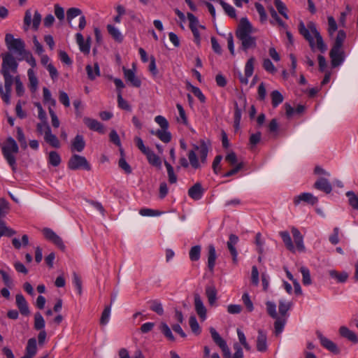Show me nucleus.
Returning <instances> with one entry per match:
<instances>
[{
  "label": "nucleus",
  "instance_id": "1",
  "mask_svg": "<svg viewBox=\"0 0 358 358\" xmlns=\"http://www.w3.org/2000/svg\"><path fill=\"white\" fill-rule=\"evenodd\" d=\"M299 32L309 43L312 50H314L316 46L322 53H324L327 50V45L324 43L313 22H309L306 27L303 21H300Z\"/></svg>",
  "mask_w": 358,
  "mask_h": 358
},
{
  "label": "nucleus",
  "instance_id": "2",
  "mask_svg": "<svg viewBox=\"0 0 358 358\" xmlns=\"http://www.w3.org/2000/svg\"><path fill=\"white\" fill-rule=\"evenodd\" d=\"M252 24L246 17H243L240 20L236 36L241 41V48L247 52L250 48L256 47V38L252 36Z\"/></svg>",
  "mask_w": 358,
  "mask_h": 358
},
{
  "label": "nucleus",
  "instance_id": "3",
  "mask_svg": "<svg viewBox=\"0 0 358 358\" xmlns=\"http://www.w3.org/2000/svg\"><path fill=\"white\" fill-rule=\"evenodd\" d=\"M2 155L11 167L13 172L17 169V163L15 155L19 152V146L15 140L8 136L4 143L1 145Z\"/></svg>",
  "mask_w": 358,
  "mask_h": 358
},
{
  "label": "nucleus",
  "instance_id": "4",
  "mask_svg": "<svg viewBox=\"0 0 358 358\" xmlns=\"http://www.w3.org/2000/svg\"><path fill=\"white\" fill-rule=\"evenodd\" d=\"M5 42L8 50L15 51L19 55H23L26 53L25 44L22 39L15 38L11 34H7L5 37Z\"/></svg>",
  "mask_w": 358,
  "mask_h": 358
},
{
  "label": "nucleus",
  "instance_id": "5",
  "mask_svg": "<svg viewBox=\"0 0 358 358\" xmlns=\"http://www.w3.org/2000/svg\"><path fill=\"white\" fill-rule=\"evenodd\" d=\"M68 168L71 170L84 169L86 171L91 170V166L87 159L81 155H73L69 162Z\"/></svg>",
  "mask_w": 358,
  "mask_h": 358
},
{
  "label": "nucleus",
  "instance_id": "6",
  "mask_svg": "<svg viewBox=\"0 0 358 358\" xmlns=\"http://www.w3.org/2000/svg\"><path fill=\"white\" fill-rule=\"evenodd\" d=\"M211 337L214 343L218 345L222 351L224 358H231V351L226 341L220 336L219 333L213 327L209 329Z\"/></svg>",
  "mask_w": 358,
  "mask_h": 358
},
{
  "label": "nucleus",
  "instance_id": "7",
  "mask_svg": "<svg viewBox=\"0 0 358 358\" xmlns=\"http://www.w3.org/2000/svg\"><path fill=\"white\" fill-rule=\"evenodd\" d=\"M329 57L331 59V64L333 68L337 67L342 64L345 60V52L343 48L336 47L331 48Z\"/></svg>",
  "mask_w": 358,
  "mask_h": 358
},
{
  "label": "nucleus",
  "instance_id": "8",
  "mask_svg": "<svg viewBox=\"0 0 358 358\" xmlns=\"http://www.w3.org/2000/svg\"><path fill=\"white\" fill-rule=\"evenodd\" d=\"M17 63L15 58L10 53H6L3 56V62L1 72H17Z\"/></svg>",
  "mask_w": 358,
  "mask_h": 358
},
{
  "label": "nucleus",
  "instance_id": "9",
  "mask_svg": "<svg viewBox=\"0 0 358 358\" xmlns=\"http://www.w3.org/2000/svg\"><path fill=\"white\" fill-rule=\"evenodd\" d=\"M43 234L47 240L52 242L61 250H64L65 245L63 243L62 239L58 235H57L51 229L44 228L43 229Z\"/></svg>",
  "mask_w": 358,
  "mask_h": 358
},
{
  "label": "nucleus",
  "instance_id": "10",
  "mask_svg": "<svg viewBox=\"0 0 358 358\" xmlns=\"http://www.w3.org/2000/svg\"><path fill=\"white\" fill-rule=\"evenodd\" d=\"M301 201L313 206L318 202V199L311 193L303 192L294 196L293 200L295 206H298Z\"/></svg>",
  "mask_w": 358,
  "mask_h": 358
},
{
  "label": "nucleus",
  "instance_id": "11",
  "mask_svg": "<svg viewBox=\"0 0 358 358\" xmlns=\"http://www.w3.org/2000/svg\"><path fill=\"white\" fill-rule=\"evenodd\" d=\"M255 59L251 57L246 62L245 66V76L239 73V80L242 84L248 85V78L252 76L254 71V64Z\"/></svg>",
  "mask_w": 358,
  "mask_h": 358
},
{
  "label": "nucleus",
  "instance_id": "12",
  "mask_svg": "<svg viewBox=\"0 0 358 358\" xmlns=\"http://www.w3.org/2000/svg\"><path fill=\"white\" fill-rule=\"evenodd\" d=\"M194 308L199 318L204 321L206 319L207 310L205 307L203 301L198 293L194 294Z\"/></svg>",
  "mask_w": 358,
  "mask_h": 358
},
{
  "label": "nucleus",
  "instance_id": "13",
  "mask_svg": "<svg viewBox=\"0 0 358 358\" xmlns=\"http://www.w3.org/2000/svg\"><path fill=\"white\" fill-rule=\"evenodd\" d=\"M317 337L320 341L321 345L332 352L334 355H338L340 353V350L333 341L329 340V338L324 336L321 333L317 332Z\"/></svg>",
  "mask_w": 358,
  "mask_h": 358
},
{
  "label": "nucleus",
  "instance_id": "14",
  "mask_svg": "<svg viewBox=\"0 0 358 358\" xmlns=\"http://www.w3.org/2000/svg\"><path fill=\"white\" fill-rule=\"evenodd\" d=\"M238 237L235 234H230L229 237V241H227V248L232 256V260L234 264H237L238 262V252L235 248V245L238 242Z\"/></svg>",
  "mask_w": 358,
  "mask_h": 358
},
{
  "label": "nucleus",
  "instance_id": "15",
  "mask_svg": "<svg viewBox=\"0 0 358 358\" xmlns=\"http://www.w3.org/2000/svg\"><path fill=\"white\" fill-rule=\"evenodd\" d=\"M257 350L260 352H264L268 349L267 335L262 329L258 330V335L256 341Z\"/></svg>",
  "mask_w": 358,
  "mask_h": 358
},
{
  "label": "nucleus",
  "instance_id": "16",
  "mask_svg": "<svg viewBox=\"0 0 358 358\" xmlns=\"http://www.w3.org/2000/svg\"><path fill=\"white\" fill-rule=\"evenodd\" d=\"M193 147V150L199 152L201 163H206L208 153V143L206 142L204 140H201L199 145H194Z\"/></svg>",
  "mask_w": 358,
  "mask_h": 358
},
{
  "label": "nucleus",
  "instance_id": "17",
  "mask_svg": "<svg viewBox=\"0 0 358 358\" xmlns=\"http://www.w3.org/2000/svg\"><path fill=\"white\" fill-rule=\"evenodd\" d=\"M313 187L326 194H329L332 191L331 183L324 178H319L314 183Z\"/></svg>",
  "mask_w": 358,
  "mask_h": 358
},
{
  "label": "nucleus",
  "instance_id": "18",
  "mask_svg": "<svg viewBox=\"0 0 358 358\" xmlns=\"http://www.w3.org/2000/svg\"><path fill=\"white\" fill-rule=\"evenodd\" d=\"M83 122L90 129L97 131L100 134L105 133L103 125L96 120L90 117H85L83 119Z\"/></svg>",
  "mask_w": 358,
  "mask_h": 358
},
{
  "label": "nucleus",
  "instance_id": "19",
  "mask_svg": "<svg viewBox=\"0 0 358 358\" xmlns=\"http://www.w3.org/2000/svg\"><path fill=\"white\" fill-rule=\"evenodd\" d=\"M16 306L22 315H28L30 313L28 303L22 294H17L15 296Z\"/></svg>",
  "mask_w": 358,
  "mask_h": 358
},
{
  "label": "nucleus",
  "instance_id": "20",
  "mask_svg": "<svg viewBox=\"0 0 358 358\" xmlns=\"http://www.w3.org/2000/svg\"><path fill=\"white\" fill-rule=\"evenodd\" d=\"M76 39L78 45H79L80 50L85 54H88L90 50V41L91 38L88 37L87 41H84L83 36L80 33L76 34Z\"/></svg>",
  "mask_w": 358,
  "mask_h": 358
},
{
  "label": "nucleus",
  "instance_id": "21",
  "mask_svg": "<svg viewBox=\"0 0 358 358\" xmlns=\"http://www.w3.org/2000/svg\"><path fill=\"white\" fill-rule=\"evenodd\" d=\"M204 190L199 182L195 183L188 190V195L195 201H198L203 196Z\"/></svg>",
  "mask_w": 358,
  "mask_h": 358
},
{
  "label": "nucleus",
  "instance_id": "22",
  "mask_svg": "<svg viewBox=\"0 0 358 358\" xmlns=\"http://www.w3.org/2000/svg\"><path fill=\"white\" fill-rule=\"evenodd\" d=\"M124 78L129 81L132 86L139 87L141 85V80L136 76L134 71L132 69H123Z\"/></svg>",
  "mask_w": 358,
  "mask_h": 358
},
{
  "label": "nucleus",
  "instance_id": "23",
  "mask_svg": "<svg viewBox=\"0 0 358 358\" xmlns=\"http://www.w3.org/2000/svg\"><path fill=\"white\" fill-rule=\"evenodd\" d=\"M44 140L53 148H59L60 147L59 141L55 134H52L50 127H48V131H45Z\"/></svg>",
  "mask_w": 358,
  "mask_h": 358
},
{
  "label": "nucleus",
  "instance_id": "24",
  "mask_svg": "<svg viewBox=\"0 0 358 358\" xmlns=\"http://www.w3.org/2000/svg\"><path fill=\"white\" fill-rule=\"evenodd\" d=\"M293 303L290 301H285L280 299L279 301L278 310L280 315V317L287 318V312L292 308Z\"/></svg>",
  "mask_w": 358,
  "mask_h": 358
},
{
  "label": "nucleus",
  "instance_id": "25",
  "mask_svg": "<svg viewBox=\"0 0 358 358\" xmlns=\"http://www.w3.org/2000/svg\"><path fill=\"white\" fill-rule=\"evenodd\" d=\"M339 334L342 337L347 338L354 343H358V338L355 333L345 326L340 327Z\"/></svg>",
  "mask_w": 358,
  "mask_h": 358
},
{
  "label": "nucleus",
  "instance_id": "26",
  "mask_svg": "<svg viewBox=\"0 0 358 358\" xmlns=\"http://www.w3.org/2000/svg\"><path fill=\"white\" fill-rule=\"evenodd\" d=\"M85 147V142L82 135H76L72 141L71 151H77L78 152H82Z\"/></svg>",
  "mask_w": 358,
  "mask_h": 358
},
{
  "label": "nucleus",
  "instance_id": "27",
  "mask_svg": "<svg viewBox=\"0 0 358 358\" xmlns=\"http://www.w3.org/2000/svg\"><path fill=\"white\" fill-rule=\"evenodd\" d=\"M292 234L297 249L299 251H303L305 246L303 245V238L301 232L296 228L293 227L292 229Z\"/></svg>",
  "mask_w": 358,
  "mask_h": 358
},
{
  "label": "nucleus",
  "instance_id": "28",
  "mask_svg": "<svg viewBox=\"0 0 358 358\" xmlns=\"http://www.w3.org/2000/svg\"><path fill=\"white\" fill-rule=\"evenodd\" d=\"M86 71L87 74V77L90 80H94L96 77L100 76V69L99 65L97 62L94 63V66L87 65L86 66Z\"/></svg>",
  "mask_w": 358,
  "mask_h": 358
},
{
  "label": "nucleus",
  "instance_id": "29",
  "mask_svg": "<svg viewBox=\"0 0 358 358\" xmlns=\"http://www.w3.org/2000/svg\"><path fill=\"white\" fill-rule=\"evenodd\" d=\"M217 258L215 248L213 245H208V267L210 271H213L215 265V260Z\"/></svg>",
  "mask_w": 358,
  "mask_h": 358
},
{
  "label": "nucleus",
  "instance_id": "30",
  "mask_svg": "<svg viewBox=\"0 0 358 358\" xmlns=\"http://www.w3.org/2000/svg\"><path fill=\"white\" fill-rule=\"evenodd\" d=\"M37 352V343L35 338H29L26 347V355L33 358Z\"/></svg>",
  "mask_w": 358,
  "mask_h": 358
},
{
  "label": "nucleus",
  "instance_id": "31",
  "mask_svg": "<svg viewBox=\"0 0 358 358\" xmlns=\"http://www.w3.org/2000/svg\"><path fill=\"white\" fill-rule=\"evenodd\" d=\"M145 155L147 157V159H148V162L151 165H152L158 169L161 168L162 161H161L159 157L157 156L153 151L149 150Z\"/></svg>",
  "mask_w": 358,
  "mask_h": 358
},
{
  "label": "nucleus",
  "instance_id": "32",
  "mask_svg": "<svg viewBox=\"0 0 358 358\" xmlns=\"http://www.w3.org/2000/svg\"><path fill=\"white\" fill-rule=\"evenodd\" d=\"M107 30L108 34L115 41L118 43L122 42L124 39L123 35L117 27L112 24H108Z\"/></svg>",
  "mask_w": 358,
  "mask_h": 358
},
{
  "label": "nucleus",
  "instance_id": "33",
  "mask_svg": "<svg viewBox=\"0 0 358 358\" xmlns=\"http://www.w3.org/2000/svg\"><path fill=\"white\" fill-rule=\"evenodd\" d=\"M206 295L209 304L213 306L217 300V289L215 287L214 285H208L206 287Z\"/></svg>",
  "mask_w": 358,
  "mask_h": 358
},
{
  "label": "nucleus",
  "instance_id": "34",
  "mask_svg": "<svg viewBox=\"0 0 358 358\" xmlns=\"http://www.w3.org/2000/svg\"><path fill=\"white\" fill-rule=\"evenodd\" d=\"M280 236L285 243L286 248L291 252H294V246L293 245L289 233L287 231L280 232Z\"/></svg>",
  "mask_w": 358,
  "mask_h": 358
},
{
  "label": "nucleus",
  "instance_id": "35",
  "mask_svg": "<svg viewBox=\"0 0 358 358\" xmlns=\"http://www.w3.org/2000/svg\"><path fill=\"white\" fill-rule=\"evenodd\" d=\"M152 134L157 136L162 142L169 143L171 140V134L168 129H158L156 131H152Z\"/></svg>",
  "mask_w": 358,
  "mask_h": 358
},
{
  "label": "nucleus",
  "instance_id": "36",
  "mask_svg": "<svg viewBox=\"0 0 358 358\" xmlns=\"http://www.w3.org/2000/svg\"><path fill=\"white\" fill-rule=\"evenodd\" d=\"M275 319V321L274 322V332L276 336H278L282 332L285 325L287 322V319L278 316Z\"/></svg>",
  "mask_w": 358,
  "mask_h": 358
},
{
  "label": "nucleus",
  "instance_id": "37",
  "mask_svg": "<svg viewBox=\"0 0 358 358\" xmlns=\"http://www.w3.org/2000/svg\"><path fill=\"white\" fill-rule=\"evenodd\" d=\"M217 3H220L223 8L224 12L231 18L236 17V13L235 8L230 4L224 2L223 0H217Z\"/></svg>",
  "mask_w": 358,
  "mask_h": 358
},
{
  "label": "nucleus",
  "instance_id": "38",
  "mask_svg": "<svg viewBox=\"0 0 358 358\" xmlns=\"http://www.w3.org/2000/svg\"><path fill=\"white\" fill-rule=\"evenodd\" d=\"M15 234H16V231L15 230H13V229L7 227L5 221L0 220V234H1V237L3 236L10 237V236L15 235Z\"/></svg>",
  "mask_w": 358,
  "mask_h": 358
},
{
  "label": "nucleus",
  "instance_id": "39",
  "mask_svg": "<svg viewBox=\"0 0 358 358\" xmlns=\"http://www.w3.org/2000/svg\"><path fill=\"white\" fill-rule=\"evenodd\" d=\"M27 75H28L29 81L30 90L32 92H34L36 90L37 87H38V78L35 76L34 71L31 69L28 70Z\"/></svg>",
  "mask_w": 358,
  "mask_h": 358
},
{
  "label": "nucleus",
  "instance_id": "40",
  "mask_svg": "<svg viewBox=\"0 0 358 358\" xmlns=\"http://www.w3.org/2000/svg\"><path fill=\"white\" fill-rule=\"evenodd\" d=\"M269 12L272 18L276 22L279 27L284 29H288L287 24L282 20V19L278 16L275 10L272 6L269 8Z\"/></svg>",
  "mask_w": 358,
  "mask_h": 358
},
{
  "label": "nucleus",
  "instance_id": "41",
  "mask_svg": "<svg viewBox=\"0 0 358 358\" xmlns=\"http://www.w3.org/2000/svg\"><path fill=\"white\" fill-rule=\"evenodd\" d=\"M164 165L167 170L169 182L171 184L176 183L178 178L177 176L174 173V169L173 166L166 161L164 162Z\"/></svg>",
  "mask_w": 358,
  "mask_h": 358
},
{
  "label": "nucleus",
  "instance_id": "42",
  "mask_svg": "<svg viewBox=\"0 0 358 358\" xmlns=\"http://www.w3.org/2000/svg\"><path fill=\"white\" fill-rule=\"evenodd\" d=\"M45 320L40 313H36L34 315V329L36 330H44Z\"/></svg>",
  "mask_w": 358,
  "mask_h": 358
},
{
  "label": "nucleus",
  "instance_id": "43",
  "mask_svg": "<svg viewBox=\"0 0 358 358\" xmlns=\"http://www.w3.org/2000/svg\"><path fill=\"white\" fill-rule=\"evenodd\" d=\"M346 38V33L345 31L341 29L338 31L337 36L335 38L333 47L343 48V42Z\"/></svg>",
  "mask_w": 358,
  "mask_h": 358
},
{
  "label": "nucleus",
  "instance_id": "44",
  "mask_svg": "<svg viewBox=\"0 0 358 358\" xmlns=\"http://www.w3.org/2000/svg\"><path fill=\"white\" fill-rule=\"evenodd\" d=\"M272 106L275 108L283 101V96L278 91L274 90L271 94Z\"/></svg>",
  "mask_w": 358,
  "mask_h": 358
},
{
  "label": "nucleus",
  "instance_id": "45",
  "mask_svg": "<svg viewBox=\"0 0 358 358\" xmlns=\"http://www.w3.org/2000/svg\"><path fill=\"white\" fill-rule=\"evenodd\" d=\"M1 73L3 75L4 78L5 90L6 91H11L15 78H13L10 72H1Z\"/></svg>",
  "mask_w": 358,
  "mask_h": 358
},
{
  "label": "nucleus",
  "instance_id": "46",
  "mask_svg": "<svg viewBox=\"0 0 358 358\" xmlns=\"http://www.w3.org/2000/svg\"><path fill=\"white\" fill-rule=\"evenodd\" d=\"M150 306V308L151 310L155 312L159 315L164 314V308L162 304L157 300H152L148 302Z\"/></svg>",
  "mask_w": 358,
  "mask_h": 358
},
{
  "label": "nucleus",
  "instance_id": "47",
  "mask_svg": "<svg viewBox=\"0 0 358 358\" xmlns=\"http://www.w3.org/2000/svg\"><path fill=\"white\" fill-rule=\"evenodd\" d=\"M274 4L278 11L285 19H288L289 16L287 13V8L281 0H274Z\"/></svg>",
  "mask_w": 358,
  "mask_h": 358
},
{
  "label": "nucleus",
  "instance_id": "48",
  "mask_svg": "<svg viewBox=\"0 0 358 358\" xmlns=\"http://www.w3.org/2000/svg\"><path fill=\"white\" fill-rule=\"evenodd\" d=\"M327 31L330 37H333L334 33L338 29L337 23L333 16H329Z\"/></svg>",
  "mask_w": 358,
  "mask_h": 358
},
{
  "label": "nucleus",
  "instance_id": "49",
  "mask_svg": "<svg viewBox=\"0 0 358 358\" xmlns=\"http://www.w3.org/2000/svg\"><path fill=\"white\" fill-rule=\"evenodd\" d=\"M16 131H17L16 138H17L18 142L20 143L21 148L22 149H26L27 148V140H26L24 134L22 131V129L20 127H17L16 128Z\"/></svg>",
  "mask_w": 358,
  "mask_h": 358
},
{
  "label": "nucleus",
  "instance_id": "50",
  "mask_svg": "<svg viewBox=\"0 0 358 358\" xmlns=\"http://www.w3.org/2000/svg\"><path fill=\"white\" fill-rule=\"evenodd\" d=\"M302 274V282L304 285H310L312 283L310 271L308 268L302 266L300 268Z\"/></svg>",
  "mask_w": 358,
  "mask_h": 358
},
{
  "label": "nucleus",
  "instance_id": "51",
  "mask_svg": "<svg viewBox=\"0 0 358 358\" xmlns=\"http://www.w3.org/2000/svg\"><path fill=\"white\" fill-rule=\"evenodd\" d=\"M48 162L53 166H58L61 163V157L56 151H51L49 153Z\"/></svg>",
  "mask_w": 358,
  "mask_h": 358
},
{
  "label": "nucleus",
  "instance_id": "52",
  "mask_svg": "<svg viewBox=\"0 0 358 358\" xmlns=\"http://www.w3.org/2000/svg\"><path fill=\"white\" fill-rule=\"evenodd\" d=\"M329 275L331 278L336 279L339 282H344L348 278V274L346 272L338 273L334 270L329 271Z\"/></svg>",
  "mask_w": 358,
  "mask_h": 358
},
{
  "label": "nucleus",
  "instance_id": "53",
  "mask_svg": "<svg viewBox=\"0 0 358 358\" xmlns=\"http://www.w3.org/2000/svg\"><path fill=\"white\" fill-rule=\"evenodd\" d=\"M189 327L194 334L199 335L201 333L200 326L195 316H191L189 319Z\"/></svg>",
  "mask_w": 358,
  "mask_h": 358
},
{
  "label": "nucleus",
  "instance_id": "54",
  "mask_svg": "<svg viewBox=\"0 0 358 358\" xmlns=\"http://www.w3.org/2000/svg\"><path fill=\"white\" fill-rule=\"evenodd\" d=\"M255 7L259 15L260 21L262 23H264L267 20V14L262 4L256 2Z\"/></svg>",
  "mask_w": 358,
  "mask_h": 358
},
{
  "label": "nucleus",
  "instance_id": "55",
  "mask_svg": "<svg viewBox=\"0 0 358 358\" xmlns=\"http://www.w3.org/2000/svg\"><path fill=\"white\" fill-rule=\"evenodd\" d=\"M189 259L196 262L198 261L200 258L201 255V247L199 245L193 246L189 250Z\"/></svg>",
  "mask_w": 358,
  "mask_h": 358
},
{
  "label": "nucleus",
  "instance_id": "56",
  "mask_svg": "<svg viewBox=\"0 0 358 358\" xmlns=\"http://www.w3.org/2000/svg\"><path fill=\"white\" fill-rule=\"evenodd\" d=\"M82 10L78 8H71L66 12V18L70 23L71 20L77 16L81 15Z\"/></svg>",
  "mask_w": 358,
  "mask_h": 358
},
{
  "label": "nucleus",
  "instance_id": "57",
  "mask_svg": "<svg viewBox=\"0 0 358 358\" xmlns=\"http://www.w3.org/2000/svg\"><path fill=\"white\" fill-rule=\"evenodd\" d=\"M188 159L189 161V164L192 166V168L197 169L200 167V164L199 162L197 156L194 150H190L188 153Z\"/></svg>",
  "mask_w": 358,
  "mask_h": 358
},
{
  "label": "nucleus",
  "instance_id": "58",
  "mask_svg": "<svg viewBox=\"0 0 358 358\" xmlns=\"http://www.w3.org/2000/svg\"><path fill=\"white\" fill-rule=\"evenodd\" d=\"M348 197L349 204L354 208L358 209V196L352 191H349L346 193Z\"/></svg>",
  "mask_w": 358,
  "mask_h": 358
},
{
  "label": "nucleus",
  "instance_id": "59",
  "mask_svg": "<svg viewBox=\"0 0 358 358\" xmlns=\"http://www.w3.org/2000/svg\"><path fill=\"white\" fill-rule=\"evenodd\" d=\"M110 310H111V304L105 307L104 310L102 312L101 319H100L101 324L105 325L108 322L110 315Z\"/></svg>",
  "mask_w": 358,
  "mask_h": 358
},
{
  "label": "nucleus",
  "instance_id": "60",
  "mask_svg": "<svg viewBox=\"0 0 358 358\" xmlns=\"http://www.w3.org/2000/svg\"><path fill=\"white\" fill-rule=\"evenodd\" d=\"M189 89L194 94V96L199 99V100L201 103L206 102V96H204V94L202 93L201 90L198 87H195L194 85H189Z\"/></svg>",
  "mask_w": 358,
  "mask_h": 358
},
{
  "label": "nucleus",
  "instance_id": "61",
  "mask_svg": "<svg viewBox=\"0 0 358 358\" xmlns=\"http://www.w3.org/2000/svg\"><path fill=\"white\" fill-rule=\"evenodd\" d=\"M235 111H234V126L236 128L239 127L241 120V116H242V110L243 109L239 108L238 106V103H235Z\"/></svg>",
  "mask_w": 358,
  "mask_h": 358
},
{
  "label": "nucleus",
  "instance_id": "62",
  "mask_svg": "<svg viewBox=\"0 0 358 358\" xmlns=\"http://www.w3.org/2000/svg\"><path fill=\"white\" fill-rule=\"evenodd\" d=\"M267 313L272 318H277L278 314L276 312V305L274 302L267 301L266 303Z\"/></svg>",
  "mask_w": 358,
  "mask_h": 358
},
{
  "label": "nucleus",
  "instance_id": "63",
  "mask_svg": "<svg viewBox=\"0 0 358 358\" xmlns=\"http://www.w3.org/2000/svg\"><path fill=\"white\" fill-rule=\"evenodd\" d=\"M160 330L164 335L170 341H174L175 338L171 331V329L166 323H162L160 325Z\"/></svg>",
  "mask_w": 358,
  "mask_h": 358
},
{
  "label": "nucleus",
  "instance_id": "64",
  "mask_svg": "<svg viewBox=\"0 0 358 358\" xmlns=\"http://www.w3.org/2000/svg\"><path fill=\"white\" fill-rule=\"evenodd\" d=\"M262 137V134L259 131H257L255 134H252L250 135L249 138V143L250 145V148L252 149L254 147L257 145V143H259Z\"/></svg>",
  "mask_w": 358,
  "mask_h": 358
}]
</instances>
